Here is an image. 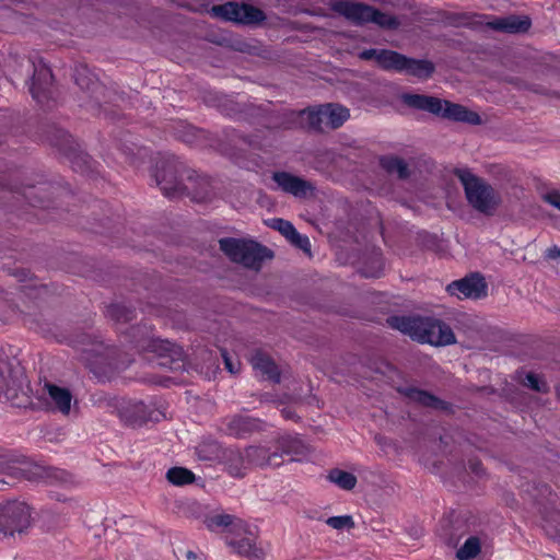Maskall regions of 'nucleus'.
Listing matches in <instances>:
<instances>
[{
    "mask_svg": "<svg viewBox=\"0 0 560 560\" xmlns=\"http://www.w3.org/2000/svg\"><path fill=\"white\" fill-rule=\"evenodd\" d=\"M221 355L223 358L226 370L232 374L237 373L240 370V363L237 361H233L225 349H221Z\"/></svg>",
    "mask_w": 560,
    "mask_h": 560,
    "instance_id": "nucleus-50",
    "label": "nucleus"
},
{
    "mask_svg": "<svg viewBox=\"0 0 560 560\" xmlns=\"http://www.w3.org/2000/svg\"><path fill=\"white\" fill-rule=\"evenodd\" d=\"M235 552L245 556L250 560H260V551L255 547L252 539L242 538L241 540H231L228 542Z\"/></svg>",
    "mask_w": 560,
    "mask_h": 560,
    "instance_id": "nucleus-34",
    "label": "nucleus"
},
{
    "mask_svg": "<svg viewBox=\"0 0 560 560\" xmlns=\"http://www.w3.org/2000/svg\"><path fill=\"white\" fill-rule=\"evenodd\" d=\"M465 523L462 521H456L452 525L450 533H445V540L447 545L455 547L458 544L460 536L465 533Z\"/></svg>",
    "mask_w": 560,
    "mask_h": 560,
    "instance_id": "nucleus-45",
    "label": "nucleus"
},
{
    "mask_svg": "<svg viewBox=\"0 0 560 560\" xmlns=\"http://www.w3.org/2000/svg\"><path fill=\"white\" fill-rule=\"evenodd\" d=\"M327 479L338 486L342 490H352L358 479L352 472L345 471L339 468H332L328 471Z\"/></svg>",
    "mask_w": 560,
    "mask_h": 560,
    "instance_id": "nucleus-32",
    "label": "nucleus"
},
{
    "mask_svg": "<svg viewBox=\"0 0 560 560\" xmlns=\"http://www.w3.org/2000/svg\"><path fill=\"white\" fill-rule=\"evenodd\" d=\"M186 558H187V560H195V559H197V553L194 552L192 550H188L186 552Z\"/></svg>",
    "mask_w": 560,
    "mask_h": 560,
    "instance_id": "nucleus-56",
    "label": "nucleus"
},
{
    "mask_svg": "<svg viewBox=\"0 0 560 560\" xmlns=\"http://www.w3.org/2000/svg\"><path fill=\"white\" fill-rule=\"evenodd\" d=\"M268 225L271 229L280 232L281 235H283L285 238H288L296 230L290 221L281 219V218L271 219L269 221Z\"/></svg>",
    "mask_w": 560,
    "mask_h": 560,
    "instance_id": "nucleus-43",
    "label": "nucleus"
},
{
    "mask_svg": "<svg viewBox=\"0 0 560 560\" xmlns=\"http://www.w3.org/2000/svg\"><path fill=\"white\" fill-rule=\"evenodd\" d=\"M32 509L24 502L10 501L0 509V538L25 533L32 525Z\"/></svg>",
    "mask_w": 560,
    "mask_h": 560,
    "instance_id": "nucleus-9",
    "label": "nucleus"
},
{
    "mask_svg": "<svg viewBox=\"0 0 560 560\" xmlns=\"http://www.w3.org/2000/svg\"><path fill=\"white\" fill-rule=\"evenodd\" d=\"M541 198L545 202L560 210V192L558 190L548 191Z\"/></svg>",
    "mask_w": 560,
    "mask_h": 560,
    "instance_id": "nucleus-51",
    "label": "nucleus"
},
{
    "mask_svg": "<svg viewBox=\"0 0 560 560\" xmlns=\"http://www.w3.org/2000/svg\"><path fill=\"white\" fill-rule=\"evenodd\" d=\"M250 363L255 371L272 383H280L281 374L275 361L265 352L257 350L253 353Z\"/></svg>",
    "mask_w": 560,
    "mask_h": 560,
    "instance_id": "nucleus-21",
    "label": "nucleus"
},
{
    "mask_svg": "<svg viewBox=\"0 0 560 560\" xmlns=\"http://www.w3.org/2000/svg\"><path fill=\"white\" fill-rule=\"evenodd\" d=\"M107 315L117 323H128L136 318V310L125 304H112Z\"/></svg>",
    "mask_w": 560,
    "mask_h": 560,
    "instance_id": "nucleus-35",
    "label": "nucleus"
},
{
    "mask_svg": "<svg viewBox=\"0 0 560 560\" xmlns=\"http://www.w3.org/2000/svg\"><path fill=\"white\" fill-rule=\"evenodd\" d=\"M212 195V185L208 177L199 176L195 172H186L185 180L177 196H187L192 201L206 202L211 199Z\"/></svg>",
    "mask_w": 560,
    "mask_h": 560,
    "instance_id": "nucleus-15",
    "label": "nucleus"
},
{
    "mask_svg": "<svg viewBox=\"0 0 560 560\" xmlns=\"http://www.w3.org/2000/svg\"><path fill=\"white\" fill-rule=\"evenodd\" d=\"M522 385L537 393L545 394L549 392L548 384L539 375L533 372L526 374V376L522 381Z\"/></svg>",
    "mask_w": 560,
    "mask_h": 560,
    "instance_id": "nucleus-40",
    "label": "nucleus"
},
{
    "mask_svg": "<svg viewBox=\"0 0 560 560\" xmlns=\"http://www.w3.org/2000/svg\"><path fill=\"white\" fill-rule=\"evenodd\" d=\"M330 10L343 16L354 25H364L374 23L384 30H397L400 25L399 20L390 14L384 13L374 7L350 0H334L329 4Z\"/></svg>",
    "mask_w": 560,
    "mask_h": 560,
    "instance_id": "nucleus-4",
    "label": "nucleus"
},
{
    "mask_svg": "<svg viewBox=\"0 0 560 560\" xmlns=\"http://www.w3.org/2000/svg\"><path fill=\"white\" fill-rule=\"evenodd\" d=\"M539 491L541 492V494L544 497H546L548 499V501H551V497H553V493L548 485H546V483L541 485Z\"/></svg>",
    "mask_w": 560,
    "mask_h": 560,
    "instance_id": "nucleus-55",
    "label": "nucleus"
},
{
    "mask_svg": "<svg viewBox=\"0 0 560 560\" xmlns=\"http://www.w3.org/2000/svg\"><path fill=\"white\" fill-rule=\"evenodd\" d=\"M220 249L233 262L246 268L259 270L266 259H271V249L252 240L223 237L219 240Z\"/></svg>",
    "mask_w": 560,
    "mask_h": 560,
    "instance_id": "nucleus-5",
    "label": "nucleus"
},
{
    "mask_svg": "<svg viewBox=\"0 0 560 560\" xmlns=\"http://www.w3.org/2000/svg\"><path fill=\"white\" fill-rule=\"evenodd\" d=\"M281 413H282V416H283L285 419H289V420H294V421H296V420L299 419V417H298V415L295 413V411H294L293 409H291V408H288V407L283 408V409L281 410Z\"/></svg>",
    "mask_w": 560,
    "mask_h": 560,
    "instance_id": "nucleus-54",
    "label": "nucleus"
},
{
    "mask_svg": "<svg viewBox=\"0 0 560 560\" xmlns=\"http://www.w3.org/2000/svg\"><path fill=\"white\" fill-rule=\"evenodd\" d=\"M247 464L259 467H279L282 465V455L278 451L265 446H249L245 448Z\"/></svg>",
    "mask_w": 560,
    "mask_h": 560,
    "instance_id": "nucleus-19",
    "label": "nucleus"
},
{
    "mask_svg": "<svg viewBox=\"0 0 560 560\" xmlns=\"http://www.w3.org/2000/svg\"><path fill=\"white\" fill-rule=\"evenodd\" d=\"M234 516L230 514H217L205 520V524L209 530H215L220 527H229L233 524Z\"/></svg>",
    "mask_w": 560,
    "mask_h": 560,
    "instance_id": "nucleus-41",
    "label": "nucleus"
},
{
    "mask_svg": "<svg viewBox=\"0 0 560 560\" xmlns=\"http://www.w3.org/2000/svg\"><path fill=\"white\" fill-rule=\"evenodd\" d=\"M247 113L250 115V116H255V117H262V118H266V122H265V126L270 128V127H277L278 125L276 124H272L268 118H267V113H268V109L266 107H262V106H256V105H249L247 106L246 108Z\"/></svg>",
    "mask_w": 560,
    "mask_h": 560,
    "instance_id": "nucleus-49",
    "label": "nucleus"
},
{
    "mask_svg": "<svg viewBox=\"0 0 560 560\" xmlns=\"http://www.w3.org/2000/svg\"><path fill=\"white\" fill-rule=\"evenodd\" d=\"M23 463V459L11 453H0V475H5L10 478L16 479L24 475L23 470L18 467V464Z\"/></svg>",
    "mask_w": 560,
    "mask_h": 560,
    "instance_id": "nucleus-31",
    "label": "nucleus"
},
{
    "mask_svg": "<svg viewBox=\"0 0 560 560\" xmlns=\"http://www.w3.org/2000/svg\"><path fill=\"white\" fill-rule=\"evenodd\" d=\"M469 470L476 476L480 477L483 475L482 464L479 459L471 458L468 460Z\"/></svg>",
    "mask_w": 560,
    "mask_h": 560,
    "instance_id": "nucleus-52",
    "label": "nucleus"
},
{
    "mask_svg": "<svg viewBox=\"0 0 560 560\" xmlns=\"http://www.w3.org/2000/svg\"><path fill=\"white\" fill-rule=\"evenodd\" d=\"M273 182L278 185V187L295 198H306L307 196L313 195L315 187L314 185L288 172H275L272 174Z\"/></svg>",
    "mask_w": 560,
    "mask_h": 560,
    "instance_id": "nucleus-16",
    "label": "nucleus"
},
{
    "mask_svg": "<svg viewBox=\"0 0 560 560\" xmlns=\"http://www.w3.org/2000/svg\"><path fill=\"white\" fill-rule=\"evenodd\" d=\"M545 258L550 260L560 259V247L557 245L549 247L545 253Z\"/></svg>",
    "mask_w": 560,
    "mask_h": 560,
    "instance_id": "nucleus-53",
    "label": "nucleus"
},
{
    "mask_svg": "<svg viewBox=\"0 0 560 560\" xmlns=\"http://www.w3.org/2000/svg\"><path fill=\"white\" fill-rule=\"evenodd\" d=\"M211 15L225 22L243 25H256L266 20L265 12L249 3L229 1L213 5Z\"/></svg>",
    "mask_w": 560,
    "mask_h": 560,
    "instance_id": "nucleus-10",
    "label": "nucleus"
},
{
    "mask_svg": "<svg viewBox=\"0 0 560 560\" xmlns=\"http://www.w3.org/2000/svg\"><path fill=\"white\" fill-rule=\"evenodd\" d=\"M184 166L176 159H161L153 173L156 185L166 197H177L186 176Z\"/></svg>",
    "mask_w": 560,
    "mask_h": 560,
    "instance_id": "nucleus-11",
    "label": "nucleus"
},
{
    "mask_svg": "<svg viewBox=\"0 0 560 560\" xmlns=\"http://www.w3.org/2000/svg\"><path fill=\"white\" fill-rule=\"evenodd\" d=\"M176 513L187 518H197L201 515V505L194 500L177 501Z\"/></svg>",
    "mask_w": 560,
    "mask_h": 560,
    "instance_id": "nucleus-39",
    "label": "nucleus"
},
{
    "mask_svg": "<svg viewBox=\"0 0 560 560\" xmlns=\"http://www.w3.org/2000/svg\"><path fill=\"white\" fill-rule=\"evenodd\" d=\"M223 451L220 444L213 440L203 441L196 447L198 458L206 462L221 459Z\"/></svg>",
    "mask_w": 560,
    "mask_h": 560,
    "instance_id": "nucleus-33",
    "label": "nucleus"
},
{
    "mask_svg": "<svg viewBox=\"0 0 560 560\" xmlns=\"http://www.w3.org/2000/svg\"><path fill=\"white\" fill-rule=\"evenodd\" d=\"M325 126L330 129L340 128L350 117V112L347 107L337 103L323 104Z\"/></svg>",
    "mask_w": 560,
    "mask_h": 560,
    "instance_id": "nucleus-26",
    "label": "nucleus"
},
{
    "mask_svg": "<svg viewBox=\"0 0 560 560\" xmlns=\"http://www.w3.org/2000/svg\"><path fill=\"white\" fill-rule=\"evenodd\" d=\"M23 368L15 360L0 359V390L9 392L21 386Z\"/></svg>",
    "mask_w": 560,
    "mask_h": 560,
    "instance_id": "nucleus-18",
    "label": "nucleus"
},
{
    "mask_svg": "<svg viewBox=\"0 0 560 560\" xmlns=\"http://www.w3.org/2000/svg\"><path fill=\"white\" fill-rule=\"evenodd\" d=\"M446 291L450 295L457 296L458 299L479 300L487 296L488 285L485 278L480 273L475 272L451 282L446 287Z\"/></svg>",
    "mask_w": 560,
    "mask_h": 560,
    "instance_id": "nucleus-12",
    "label": "nucleus"
},
{
    "mask_svg": "<svg viewBox=\"0 0 560 560\" xmlns=\"http://www.w3.org/2000/svg\"><path fill=\"white\" fill-rule=\"evenodd\" d=\"M150 347L160 359L159 364L172 371H180L185 368L184 350L180 346L168 340H152Z\"/></svg>",
    "mask_w": 560,
    "mask_h": 560,
    "instance_id": "nucleus-13",
    "label": "nucleus"
},
{
    "mask_svg": "<svg viewBox=\"0 0 560 560\" xmlns=\"http://www.w3.org/2000/svg\"><path fill=\"white\" fill-rule=\"evenodd\" d=\"M469 20L470 16L466 13H448L445 18L446 24L455 27L468 25Z\"/></svg>",
    "mask_w": 560,
    "mask_h": 560,
    "instance_id": "nucleus-48",
    "label": "nucleus"
},
{
    "mask_svg": "<svg viewBox=\"0 0 560 560\" xmlns=\"http://www.w3.org/2000/svg\"><path fill=\"white\" fill-rule=\"evenodd\" d=\"M453 174L463 185L468 205L477 212L491 217L502 202L500 192L469 168H454Z\"/></svg>",
    "mask_w": 560,
    "mask_h": 560,
    "instance_id": "nucleus-2",
    "label": "nucleus"
},
{
    "mask_svg": "<svg viewBox=\"0 0 560 560\" xmlns=\"http://www.w3.org/2000/svg\"><path fill=\"white\" fill-rule=\"evenodd\" d=\"M402 101L410 108L428 112L447 120L466 122L472 126L481 124V117L478 113L447 100L425 94H405Z\"/></svg>",
    "mask_w": 560,
    "mask_h": 560,
    "instance_id": "nucleus-3",
    "label": "nucleus"
},
{
    "mask_svg": "<svg viewBox=\"0 0 560 560\" xmlns=\"http://www.w3.org/2000/svg\"><path fill=\"white\" fill-rule=\"evenodd\" d=\"M276 451L279 454L291 456V460H300L308 452L307 445L298 436L283 435L276 441Z\"/></svg>",
    "mask_w": 560,
    "mask_h": 560,
    "instance_id": "nucleus-22",
    "label": "nucleus"
},
{
    "mask_svg": "<svg viewBox=\"0 0 560 560\" xmlns=\"http://www.w3.org/2000/svg\"><path fill=\"white\" fill-rule=\"evenodd\" d=\"M14 62L19 63L21 70H25L26 77L32 73L28 86L32 97L38 103H44L51 97V85L54 75L51 70L42 61L35 63L32 59L23 57L18 60L16 55H10Z\"/></svg>",
    "mask_w": 560,
    "mask_h": 560,
    "instance_id": "nucleus-8",
    "label": "nucleus"
},
{
    "mask_svg": "<svg viewBox=\"0 0 560 560\" xmlns=\"http://www.w3.org/2000/svg\"><path fill=\"white\" fill-rule=\"evenodd\" d=\"M72 77L81 91L79 96L80 106L85 107L93 114L100 113L102 104L108 102L107 89L90 71L86 65L78 63L73 69Z\"/></svg>",
    "mask_w": 560,
    "mask_h": 560,
    "instance_id": "nucleus-7",
    "label": "nucleus"
},
{
    "mask_svg": "<svg viewBox=\"0 0 560 560\" xmlns=\"http://www.w3.org/2000/svg\"><path fill=\"white\" fill-rule=\"evenodd\" d=\"M120 417L129 425H141L148 419L145 405L142 401L129 405L121 409Z\"/></svg>",
    "mask_w": 560,
    "mask_h": 560,
    "instance_id": "nucleus-30",
    "label": "nucleus"
},
{
    "mask_svg": "<svg viewBox=\"0 0 560 560\" xmlns=\"http://www.w3.org/2000/svg\"><path fill=\"white\" fill-rule=\"evenodd\" d=\"M398 393L408 398L411 401H415L423 407H429L435 410H448L451 405L435 395L417 388L415 386H401L398 387Z\"/></svg>",
    "mask_w": 560,
    "mask_h": 560,
    "instance_id": "nucleus-17",
    "label": "nucleus"
},
{
    "mask_svg": "<svg viewBox=\"0 0 560 560\" xmlns=\"http://www.w3.org/2000/svg\"><path fill=\"white\" fill-rule=\"evenodd\" d=\"M397 52L390 49H364L359 54L361 60H374L385 71H393Z\"/></svg>",
    "mask_w": 560,
    "mask_h": 560,
    "instance_id": "nucleus-25",
    "label": "nucleus"
},
{
    "mask_svg": "<svg viewBox=\"0 0 560 560\" xmlns=\"http://www.w3.org/2000/svg\"><path fill=\"white\" fill-rule=\"evenodd\" d=\"M84 351L93 354L94 357L109 358L115 352V349L113 347L105 346L103 341H96L90 349H85Z\"/></svg>",
    "mask_w": 560,
    "mask_h": 560,
    "instance_id": "nucleus-47",
    "label": "nucleus"
},
{
    "mask_svg": "<svg viewBox=\"0 0 560 560\" xmlns=\"http://www.w3.org/2000/svg\"><path fill=\"white\" fill-rule=\"evenodd\" d=\"M393 71L425 81L435 72V65L428 59H415L397 52Z\"/></svg>",
    "mask_w": 560,
    "mask_h": 560,
    "instance_id": "nucleus-14",
    "label": "nucleus"
},
{
    "mask_svg": "<svg viewBox=\"0 0 560 560\" xmlns=\"http://www.w3.org/2000/svg\"><path fill=\"white\" fill-rule=\"evenodd\" d=\"M380 165L388 174H396L399 179H407L410 171L406 161L396 155H386L381 158Z\"/></svg>",
    "mask_w": 560,
    "mask_h": 560,
    "instance_id": "nucleus-28",
    "label": "nucleus"
},
{
    "mask_svg": "<svg viewBox=\"0 0 560 560\" xmlns=\"http://www.w3.org/2000/svg\"><path fill=\"white\" fill-rule=\"evenodd\" d=\"M386 323L392 329L409 336L420 343L445 347L456 343V337L448 324L442 319L420 315H392Z\"/></svg>",
    "mask_w": 560,
    "mask_h": 560,
    "instance_id": "nucleus-1",
    "label": "nucleus"
},
{
    "mask_svg": "<svg viewBox=\"0 0 560 560\" xmlns=\"http://www.w3.org/2000/svg\"><path fill=\"white\" fill-rule=\"evenodd\" d=\"M323 114V105L314 108H306L301 112L302 116H306V124L308 128L314 131H323V126H325V117Z\"/></svg>",
    "mask_w": 560,
    "mask_h": 560,
    "instance_id": "nucleus-36",
    "label": "nucleus"
},
{
    "mask_svg": "<svg viewBox=\"0 0 560 560\" xmlns=\"http://www.w3.org/2000/svg\"><path fill=\"white\" fill-rule=\"evenodd\" d=\"M481 550L480 539L476 536H470L464 545L457 550L456 557L459 560H470L479 555Z\"/></svg>",
    "mask_w": 560,
    "mask_h": 560,
    "instance_id": "nucleus-38",
    "label": "nucleus"
},
{
    "mask_svg": "<svg viewBox=\"0 0 560 560\" xmlns=\"http://www.w3.org/2000/svg\"><path fill=\"white\" fill-rule=\"evenodd\" d=\"M515 82L520 83V88H522V89H526V90L532 91V92L537 93V94H541V95H546V96H555V97H559L560 98V94H558L555 91H551V90L547 89L542 84H539V83H526V82H522L518 79H515Z\"/></svg>",
    "mask_w": 560,
    "mask_h": 560,
    "instance_id": "nucleus-46",
    "label": "nucleus"
},
{
    "mask_svg": "<svg viewBox=\"0 0 560 560\" xmlns=\"http://www.w3.org/2000/svg\"><path fill=\"white\" fill-rule=\"evenodd\" d=\"M325 523L334 529H351L354 527V521L351 515H340L328 517Z\"/></svg>",
    "mask_w": 560,
    "mask_h": 560,
    "instance_id": "nucleus-42",
    "label": "nucleus"
},
{
    "mask_svg": "<svg viewBox=\"0 0 560 560\" xmlns=\"http://www.w3.org/2000/svg\"><path fill=\"white\" fill-rule=\"evenodd\" d=\"M42 527L46 532H55L65 528L69 523L67 513L62 511L46 510L42 513Z\"/></svg>",
    "mask_w": 560,
    "mask_h": 560,
    "instance_id": "nucleus-29",
    "label": "nucleus"
},
{
    "mask_svg": "<svg viewBox=\"0 0 560 560\" xmlns=\"http://www.w3.org/2000/svg\"><path fill=\"white\" fill-rule=\"evenodd\" d=\"M166 479L175 486L189 485L195 481V475L187 468L173 467L166 472Z\"/></svg>",
    "mask_w": 560,
    "mask_h": 560,
    "instance_id": "nucleus-37",
    "label": "nucleus"
},
{
    "mask_svg": "<svg viewBox=\"0 0 560 560\" xmlns=\"http://www.w3.org/2000/svg\"><path fill=\"white\" fill-rule=\"evenodd\" d=\"M262 422L248 416H234L228 423V432L237 438H244L256 431H260Z\"/></svg>",
    "mask_w": 560,
    "mask_h": 560,
    "instance_id": "nucleus-24",
    "label": "nucleus"
},
{
    "mask_svg": "<svg viewBox=\"0 0 560 560\" xmlns=\"http://www.w3.org/2000/svg\"><path fill=\"white\" fill-rule=\"evenodd\" d=\"M558 395H559V398H560V390H559V394H558Z\"/></svg>",
    "mask_w": 560,
    "mask_h": 560,
    "instance_id": "nucleus-58",
    "label": "nucleus"
},
{
    "mask_svg": "<svg viewBox=\"0 0 560 560\" xmlns=\"http://www.w3.org/2000/svg\"><path fill=\"white\" fill-rule=\"evenodd\" d=\"M287 241L294 247L311 254V243L306 235L300 234L296 230L291 234Z\"/></svg>",
    "mask_w": 560,
    "mask_h": 560,
    "instance_id": "nucleus-44",
    "label": "nucleus"
},
{
    "mask_svg": "<svg viewBox=\"0 0 560 560\" xmlns=\"http://www.w3.org/2000/svg\"><path fill=\"white\" fill-rule=\"evenodd\" d=\"M221 459L225 465L229 474L233 477H244L246 474V469L249 466L247 464L246 453H243L236 448L224 450Z\"/></svg>",
    "mask_w": 560,
    "mask_h": 560,
    "instance_id": "nucleus-23",
    "label": "nucleus"
},
{
    "mask_svg": "<svg viewBox=\"0 0 560 560\" xmlns=\"http://www.w3.org/2000/svg\"><path fill=\"white\" fill-rule=\"evenodd\" d=\"M532 25L528 16L509 15L505 18H497L487 22V26L502 33L522 34L526 33Z\"/></svg>",
    "mask_w": 560,
    "mask_h": 560,
    "instance_id": "nucleus-20",
    "label": "nucleus"
},
{
    "mask_svg": "<svg viewBox=\"0 0 560 560\" xmlns=\"http://www.w3.org/2000/svg\"><path fill=\"white\" fill-rule=\"evenodd\" d=\"M7 485H9L7 480L0 479V491H2Z\"/></svg>",
    "mask_w": 560,
    "mask_h": 560,
    "instance_id": "nucleus-57",
    "label": "nucleus"
},
{
    "mask_svg": "<svg viewBox=\"0 0 560 560\" xmlns=\"http://www.w3.org/2000/svg\"><path fill=\"white\" fill-rule=\"evenodd\" d=\"M45 386L51 401L54 402L55 409L60 411L62 415H68L71 409L72 400L70 390L54 384H46Z\"/></svg>",
    "mask_w": 560,
    "mask_h": 560,
    "instance_id": "nucleus-27",
    "label": "nucleus"
},
{
    "mask_svg": "<svg viewBox=\"0 0 560 560\" xmlns=\"http://www.w3.org/2000/svg\"><path fill=\"white\" fill-rule=\"evenodd\" d=\"M46 138L50 145L57 148L58 151L70 162L74 172L86 175L93 173L92 158L80 149L72 136L65 129L51 126L47 130Z\"/></svg>",
    "mask_w": 560,
    "mask_h": 560,
    "instance_id": "nucleus-6",
    "label": "nucleus"
}]
</instances>
